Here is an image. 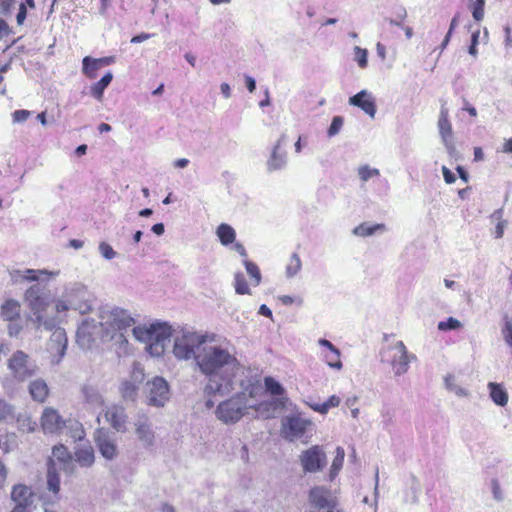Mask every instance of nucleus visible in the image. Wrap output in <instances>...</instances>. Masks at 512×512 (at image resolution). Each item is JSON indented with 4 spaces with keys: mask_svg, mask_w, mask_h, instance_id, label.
I'll list each match as a JSON object with an SVG mask.
<instances>
[{
    "mask_svg": "<svg viewBox=\"0 0 512 512\" xmlns=\"http://www.w3.org/2000/svg\"><path fill=\"white\" fill-rule=\"evenodd\" d=\"M195 365L208 379L205 386L208 395L230 394L235 389V378L244 371L236 348L227 340L205 344L197 353Z\"/></svg>",
    "mask_w": 512,
    "mask_h": 512,
    "instance_id": "nucleus-1",
    "label": "nucleus"
},
{
    "mask_svg": "<svg viewBox=\"0 0 512 512\" xmlns=\"http://www.w3.org/2000/svg\"><path fill=\"white\" fill-rule=\"evenodd\" d=\"M243 392L237 393L227 400L220 402L215 410L216 418L224 424H234L242 419L248 413L249 408H255L256 411L264 418H271L276 409V401H264L257 406L249 404L247 400V392L249 396H253L259 389V386L251 383L245 384L240 382Z\"/></svg>",
    "mask_w": 512,
    "mask_h": 512,
    "instance_id": "nucleus-2",
    "label": "nucleus"
},
{
    "mask_svg": "<svg viewBox=\"0 0 512 512\" xmlns=\"http://www.w3.org/2000/svg\"><path fill=\"white\" fill-rule=\"evenodd\" d=\"M25 301L32 312L28 322L36 331H40L42 328L47 331L55 328L56 320L44 316V312L51 302L50 293L46 287L39 284L30 286L25 291Z\"/></svg>",
    "mask_w": 512,
    "mask_h": 512,
    "instance_id": "nucleus-3",
    "label": "nucleus"
},
{
    "mask_svg": "<svg viewBox=\"0 0 512 512\" xmlns=\"http://www.w3.org/2000/svg\"><path fill=\"white\" fill-rule=\"evenodd\" d=\"M216 339L215 333L181 330L174 337L173 354L179 360L193 359L196 363L198 351Z\"/></svg>",
    "mask_w": 512,
    "mask_h": 512,
    "instance_id": "nucleus-4",
    "label": "nucleus"
},
{
    "mask_svg": "<svg viewBox=\"0 0 512 512\" xmlns=\"http://www.w3.org/2000/svg\"><path fill=\"white\" fill-rule=\"evenodd\" d=\"M134 323L135 320L131 314L120 307L105 308L100 312L102 330L120 345L127 344L123 331Z\"/></svg>",
    "mask_w": 512,
    "mask_h": 512,
    "instance_id": "nucleus-5",
    "label": "nucleus"
},
{
    "mask_svg": "<svg viewBox=\"0 0 512 512\" xmlns=\"http://www.w3.org/2000/svg\"><path fill=\"white\" fill-rule=\"evenodd\" d=\"M381 362L388 363L395 376H402L409 370V364L416 359L414 354H410L402 341H396L382 349L380 353Z\"/></svg>",
    "mask_w": 512,
    "mask_h": 512,
    "instance_id": "nucleus-6",
    "label": "nucleus"
},
{
    "mask_svg": "<svg viewBox=\"0 0 512 512\" xmlns=\"http://www.w3.org/2000/svg\"><path fill=\"white\" fill-rule=\"evenodd\" d=\"M10 375L18 382H24L38 373V365L32 357L22 350L12 353L7 361Z\"/></svg>",
    "mask_w": 512,
    "mask_h": 512,
    "instance_id": "nucleus-7",
    "label": "nucleus"
},
{
    "mask_svg": "<svg viewBox=\"0 0 512 512\" xmlns=\"http://www.w3.org/2000/svg\"><path fill=\"white\" fill-rule=\"evenodd\" d=\"M313 427V422L300 412L286 415L281 420V436L289 442L302 438Z\"/></svg>",
    "mask_w": 512,
    "mask_h": 512,
    "instance_id": "nucleus-8",
    "label": "nucleus"
},
{
    "mask_svg": "<svg viewBox=\"0 0 512 512\" xmlns=\"http://www.w3.org/2000/svg\"><path fill=\"white\" fill-rule=\"evenodd\" d=\"M86 294V289L81 285H74L67 288L63 296L56 300L55 309L57 313L66 312L69 309L79 311L81 314H86L92 310V306L88 302L76 303V297H83Z\"/></svg>",
    "mask_w": 512,
    "mask_h": 512,
    "instance_id": "nucleus-9",
    "label": "nucleus"
},
{
    "mask_svg": "<svg viewBox=\"0 0 512 512\" xmlns=\"http://www.w3.org/2000/svg\"><path fill=\"white\" fill-rule=\"evenodd\" d=\"M145 397L148 406L164 407L170 399L168 382L162 377H154L145 385Z\"/></svg>",
    "mask_w": 512,
    "mask_h": 512,
    "instance_id": "nucleus-10",
    "label": "nucleus"
},
{
    "mask_svg": "<svg viewBox=\"0 0 512 512\" xmlns=\"http://www.w3.org/2000/svg\"><path fill=\"white\" fill-rule=\"evenodd\" d=\"M171 327L166 323H155V329L150 344L146 347L147 352L154 357L164 354L167 344L170 342Z\"/></svg>",
    "mask_w": 512,
    "mask_h": 512,
    "instance_id": "nucleus-11",
    "label": "nucleus"
},
{
    "mask_svg": "<svg viewBox=\"0 0 512 512\" xmlns=\"http://www.w3.org/2000/svg\"><path fill=\"white\" fill-rule=\"evenodd\" d=\"M300 462L305 472L314 473L325 467L326 454L321 446L314 445L302 452Z\"/></svg>",
    "mask_w": 512,
    "mask_h": 512,
    "instance_id": "nucleus-12",
    "label": "nucleus"
},
{
    "mask_svg": "<svg viewBox=\"0 0 512 512\" xmlns=\"http://www.w3.org/2000/svg\"><path fill=\"white\" fill-rule=\"evenodd\" d=\"M52 335L47 343V351L51 356L52 364H59L67 349L68 339L63 328L55 326Z\"/></svg>",
    "mask_w": 512,
    "mask_h": 512,
    "instance_id": "nucleus-13",
    "label": "nucleus"
},
{
    "mask_svg": "<svg viewBox=\"0 0 512 512\" xmlns=\"http://www.w3.org/2000/svg\"><path fill=\"white\" fill-rule=\"evenodd\" d=\"M308 501L314 511L325 510L338 502L334 493L325 486L312 487L308 493Z\"/></svg>",
    "mask_w": 512,
    "mask_h": 512,
    "instance_id": "nucleus-14",
    "label": "nucleus"
},
{
    "mask_svg": "<svg viewBox=\"0 0 512 512\" xmlns=\"http://www.w3.org/2000/svg\"><path fill=\"white\" fill-rule=\"evenodd\" d=\"M134 426L137 438L143 447H153L156 442V436L149 417L146 414H138Z\"/></svg>",
    "mask_w": 512,
    "mask_h": 512,
    "instance_id": "nucleus-15",
    "label": "nucleus"
},
{
    "mask_svg": "<svg viewBox=\"0 0 512 512\" xmlns=\"http://www.w3.org/2000/svg\"><path fill=\"white\" fill-rule=\"evenodd\" d=\"M65 421L56 409L46 407L41 416V427L46 434H60Z\"/></svg>",
    "mask_w": 512,
    "mask_h": 512,
    "instance_id": "nucleus-16",
    "label": "nucleus"
},
{
    "mask_svg": "<svg viewBox=\"0 0 512 512\" xmlns=\"http://www.w3.org/2000/svg\"><path fill=\"white\" fill-rule=\"evenodd\" d=\"M96 446L102 455L108 461L115 460L119 455L116 440L106 432L98 431L95 437Z\"/></svg>",
    "mask_w": 512,
    "mask_h": 512,
    "instance_id": "nucleus-17",
    "label": "nucleus"
},
{
    "mask_svg": "<svg viewBox=\"0 0 512 512\" xmlns=\"http://www.w3.org/2000/svg\"><path fill=\"white\" fill-rule=\"evenodd\" d=\"M105 418L117 432L125 433L127 431L128 416L122 405H112L107 408Z\"/></svg>",
    "mask_w": 512,
    "mask_h": 512,
    "instance_id": "nucleus-18",
    "label": "nucleus"
},
{
    "mask_svg": "<svg viewBox=\"0 0 512 512\" xmlns=\"http://www.w3.org/2000/svg\"><path fill=\"white\" fill-rule=\"evenodd\" d=\"M11 500L14 507H23L24 509H33L34 493L31 487L24 484H17L12 487Z\"/></svg>",
    "mask_w": 512,
    "mask_h": 512,
    "instance_id": "nucleus-19",
    "label": "nucleus"
},
{
    "mask_svg": "<svg viewBox=\"0 0 512 512\" xmlns=\"http://www.w3.org/2000/svg\"><path fill=\"white\" fill-rule=\"evenodd\" d=\"M349 104L363 110L369 117L374 118L377 108L375 98L367 90H361L349 98Z\"/></svg>",
    "mask_w": 512,
    "mask_h": 512,
    "instance_id": "nucleus-20",
    "label": "nucleus"
},
{
    "mask_svg": "<svg viewBox=\"0 0 512 512\" xmlns=\"http://www.w3.org/2000/svg\"><path fill=\"white\" fill-rule=\"evenodd\" d=\"M100 330H102L100 321L86 318L77 329V341L83 346L87 345L94 340Z\"/></svg>",
    "mask_w": 512,
    "mask_h": 512,
    "instance_id": "nucleus-21",
    "label": "nucleus"
},
{
    "mask_svg": "<svg viewBox=\"0 0 512 512\" xmlns=\"http://www.w3.org/2000/svg\"><path fill=\"white\" fill-rule=\"evenodd\" d=\"M285 141V135H281L272 149L270 158L267 161V169L269 172L281 170L286 166L287 155L281 151V144Z\"/></svg>",
    "mask_w": 512,
    "mask_h": 512,
    "instance_id": "nucleus-22",
    "label": "nucleus"
},
{
    "mask_svg": "<svg viewBox=\"0 0 512 512\" xmlns=\"http://www.w3.org/2000/svg\"><path fill=\"white\" fill-rule=\"evenodd\" d=\"M11 277L17 281L18 279H23L26 281H37L41 279V276H49L56 277L59 275V271H48L46 269H25V270H13L11 273Z\"/></svg>",
    "mask_w": 512,
    "mask_h": 512,
    "instance_id": "nucleus-23",
    "label": "nucleus"
},
{
    "mask_svg": "<svg viewBox=\"0 0 512 512\" xmlns=\"http://www.w3.org/2000/svg\"><path fill=\"white\" fill-rule=\"evenodd\" d=\"M81 394L84 403L91 409L101 408L104 405V399L101 393L93 386L84 385L81 388Z\"/></svg>",
    "mask_w": 512,
    "mask_h": 512,
    "instance_id": "nucleus-24",
    "label": "nucleus"
},
{
    "mask_svg": "<svg viewBox=\"0 0 512 512\" xmlns=\"http://www.w3.org/2000/svg\"><path fill=\"white\" fill-rule=\"evenodd\" d=\"M73 458L81 467L88 468L95 462V453L92 446L86 445L78 447L74 452Z\"/></svg>",
    "mask_w": 512,
    "mask_h": 512,
    "instance_id": "nucleus-25",
    "label": "nucleus"
},
{
    "mask_svg": "<svg viewBox=\"0 0 512 512\" xmlns=\"http://www.w3.org/2000/svg\"><path fill=\"white\" fill-rule=\"evenodd\" d=\"M28 388L32 399L40 403H43L49 394L47 383L41 378L31 381Z\"/></svg>",
    "mask_w": 512,
    "mask_h": 512,
    "instance_id": "nucleus-26",
    "label": "nucleus"
},
{
    "mask_svg": "<svg viewBox=\"0 0 512 512\" xmlns=\"http://www.w3.org/2000/svg\"><path fill=\"white\" fill-rule=\"evenodd\" d=\"M21 306L17 300L9 299L6 300L0 309V316L3 320H17L20 318Z\"/></svg>",
    "mask_w": 512,
    "mask_h": 512,
    "instance_id": "nucleus-27",
    "label": "nucleus"
},
{
    "mask_svg": "<svg viewBox=\"0 0 512 512\" xmlns=\"http://www.w3.org/2000/svg\"><path fill=\"white\" fill-rule=\"evenodd\" d=\"M54 459L59 462L61 468L66 469L71 465L73 456L64 445H56L52 449V458L49 460L50 466L54 467Z\"/></svg>",
    "mask_w": 512,
    "mask_h": 512,
    "instance_id": "nucleus-28",
    "label": "nucleus"
},
{
    "mask_svg": "<svg viewBox=\"0 0 512 512\" xmlns=\"http://www.w3.org/2000/svg\"><path fill=\"white\" fill-rule=\"evenodd\" d=\"M139 385L131 380H123L119 386V392L125 402H135L138 397Z\"/></svg>",
    "mask_w": 512,
    "mask_h": 512,
    "instance_id": "nucleus-29",
    "label": "nucleus"
},
{
    "mask_svg": "<svg viewBox=\"0 0 512 512\" xmlns=\"http://www.w3.org/2000/svg\"><path fill=\"white\" fill-rule=\"evenodd\" d=\"M63 431H66V434L74 441H81L85 437L83 425L75 419H67L64 423Z\"/></svg>",
    "mask_w": 512,
    "mask_h": 512,
    "instance_id": "nucleus-30",
    "label": "nucleus"
},
{
    "mask_svg": "<svg viewBox=\"0 0 512 512\" xmlns=\"http://www.w3.org/2000/svg\"><path fill=\"white\" fill-rule=\"evenodd\" d=\"M488 388L490 397L496 405L503 407L508 403V394L500 384L490 382Z\"/></svg>",
    "mask_w": 512,
    "mask_h": 512,
    "instance_id": "nucleus-31",
    "label": "nucleus"
},
{
    "mask_svg": "<svg viewBox=\"0 0 512 512\" xmlns=\"http://www.w3.org/2000/svg\"><path fill=\"white\" fill-rule=\"evenodd\" d=\"M155 329V323L149 325H139L133 328L132 332L136 340L150 344Z\"/></svg>",
    "mask_w": 512,
    "mask_h": 512,
    "instance_id": "nucleus-32",
    "label": "nucleus"
},
{
    "mask_svg": "<svg viewBox=\"0 0 512 512\" xmlns=\"http://www.w3.org/2000/svg\"><path fill=\"white\" fill-rule=\"evenodd\" d=\"M113 75L111 72L106 73L98 82L94 83L90 87V94L97 100H101L104 94V90L111 83Z\"/></svg>",
    "mask_w": 512,
    "mask_h": 512,
    "instance_id": "nucleus-33",
    "label": "nucleus"
},
{
    "mask_svg": "<svg viewBox=\"0 0 512 512\" xmlns=\"http://www.w3.org/2000/svg\"><path fill=\"white\" fill-rule=\"evenodd\" d=\"M15 420V408L4 399H0V422L12 423Z\"/></svg>",
    "mask_w": 512,
    "mask_h": 512,
    "instance_id": "nucleus-34",
    "label": "nucleus"
},
{
    "mask_svg": "<svg viewBox=\"0 0 512 512\" xmlns=\"http://www.w3.org/2000/svg\"><path fill=\"white\" fill-rule=\"evenodd\" d=\"M243 264L246 268L247 274L251 278V283L253 286H258L261 283L262 276L259 267L248 259L243 260Z\"/></svg>",
    "mask_w": 512,
    "mask_h": 512,
    "instance_id": "nucleus-35",
    "label": "nucleus"
},
{
    "mask_svg": "<svg viewBox=\"0 0 512 512\" xmlns=\"http://www.w3.org/2000/svg\"><path fill=\"white\" fill-rule=\"evenodd\" d=\"M216 234L223 245L232 244L236 237L232 226H218Z\"/></svg>",
    "mask_w": 512,
    "mask_h": 512,
    "instance_id": "nucleus-36",
    "label": "nucleus"
},
{
    "mask_svg": "<svg viewBox=\"0 0 512 512\" xmlns=\"http://www.w3.org/2000/svg\"><path fill=\"white\" fill-rule=\"evenodd\" d=\"M345 451L342 447L336 448V455L333 459L331 469H330V480H333L341 470L344 462Z\"/></svg>",
    "mask_w": 512,
    "mask_h": 512,
    "instance_id": "nucleus-37",
    "label": "nucleus"
},
{
    "mask_svg": "<svg viewBox=\"0 0 512 512\" xmlns=\"http://www.w3.org/2000/svg\"><path fill=\"white\" fill-rule=\"evenodd\" d=\"M384 226H355L352 230V234L357 237H368L377 233H382Z\"/></svg>",
    "mask_w": 512,
    "mask_h": 512,
    "instance_id": "nucleus-38",
    "label": "nucleus"
},
{
    "mask_svg": "<svg viewBox=\"0 0 512 512\" xmlns=\"http://www.w3.org/2000/svg\"><path fill=\"white\" fill-rule=\"evenodd\" d=\"M234 288H235V292L239 295H251V290H250L242 272L235 273Z\"/></svg>",
    "mask_w": 512,
    "mask_h": 512,
    "instance_id": "nucleus-39",
    "label": "nucleus"
},
{
    "mask_svg": "<svg viewBox=\"0 0 512 512\" xmlns=\"http://www.w3.org/2000/svg\"><path fill=\"white\" fill-rule=\"evenodd\" d=\"M47 486L54 494L60 490V477L53 466H49L47 471Z\"/></svg>",
    "mask_w": 512,
    "mask_h": 512,
    "instance_id": "nucleus-40",
    "label": "nucleus"
},
{
    "mask_svg": "<svg viewBox=\"0 0 512 512\" xmlns=\"http://www.w3.org/2000/svg\"><path fill=\"white\" fill-rule=\"evenodd\" d=\"M100 61L89 56L83 59V73L89 77L94 78L95 72L100 68Z\"/></svg>",
    "mask_w": 512,
    "mask_h": 512,
    "instance_id": "nucleus-41",
    "label": "nucleus"
},
{
    "mask_svg": "<svg viewBox=\"0 0 512 512\" xmlns=\"http://www.w3.org/2000/svg\"><path fill=\"white\" fill-rule=\"evenodd\" d=\"M323 358L329 367L335 368L338 370L342 368V362L340 360L339 349L323 352Z\"/></svg>",
    "mask_w": 512,
    "mask_h": 512,
    "instance_id": "nucleus-42",
    "label": "nucleus"
},
{
    "mask_svg": "<svg viewBox=\"0 0 512 512\" xmlns=\"http://www.w3.org/2000/svg\"><path fill=\"white\" fill-rule=\"evenodd\" d=\"M301 260L298 254L293 253L289 259V262L286 266V274L288 277L295 276L301 270Z\"/></svg>",
    "mask_w": 512,
    "mask_h": 512,
    "instance_id": "nucleus-43",
    "label": "nucleus"
},
{
    "mask_svg": "<svg viewBox=\"0 0 512 512\" xmlns=\"http://www.w3.org/2000/svg\"><path fill=\"white\" fill-rule=\"evenodd\" d=\"M145 378V373L142 365L138 362H134L130 374V378L128 380H131L132 382L136 383L137 385H140Z\"/></svg>",
    "mask_w": 512,
    "mask_h": 512,
    "instance_id": "nucleus-44",
    "label": "nucleus"
},
{
    "mask_svg": "<svg viewBox=\"0 0 512 512\" xmlns=\"http://www.w3.org/2000/svg\"><path fill=\"white\" fill-rule=\"evenodd\" d=\"M265 387L272 395L281 396L284 394V388L272 377L265 378Z\"/></svg>",
    "mask_w": 512,
    "mask_h": 512,
    "instance_id": "nucleus-45",
    "label": "nucleus"
},
{
    "mask_svg": "<svg viewBox=\"0 0 512 512\" xmlns=\"http://www.w3.org/2000/svg\"><path fill=\"white\" fill-rule=\"evenodd\" d=\"M17 424L19 430L23 432H33L35 430V422H32L31 418L27 415H19L17 418Z\"/></svg>",
    "mask_w": 512,
    "mask_h": 512,
    "instance_id": "nucleus-46",
    "label": "nucleus"
},
{
    "mask_svg": "<svg viewBox=\"0 0 512 512\" xmlns=\"http://www.w3.org/2000/svg\"><path fill=\"white\" fill-rule=\"evenodd\" d=\"M358 175H359V178L363 181V182H366L368 181L370 178L374 177V176H378L379 175V170L376 169V168H371L370 166L368 165H363V166H360L358 168Z\"/></svg>",
    "mask_w": 512,
    "mask_h": 512,
    "instance_id": "nucleus-47",
    "label": "nucleus"
},
{
    "mask_svg": "<svg viewBox=\"0 0 512 512\" xmlns=\"http://www.w3.org/2000/svg\"><path fill=\"white\" fill-rule=\"evenodd\" d=\"M485 0H475L471 6L473 18L476 21H481L484 18Z\"/></svg>",
    "mask_w": 512,
    "mask_h": 512,
    "instance_id": "nucleus-48",
    "label": "nucleus"
},
{
    "mask_svg": "<svg viewBox=\"0 0 512 512\" xmlns=\"http://www.w3.org/2000/svg\"><path fill=\"white\" fill-rule=\"evenodd\" d=\"M469 30L471 31V43L469 45L468 52L470 55L476 56L477 55V45L479 43L480 29H479V27L472 29V26H470Z\"/></svg>",
    "mask_w": 512,
    "mask_h": 512,
    "instance_id": "nucleus-49",
    "label": "nucleus"
},
{
    "mask_svg": "<svg viewBox=\"0 0 512 512\" xmlns=\"http://www.w3.org/2000/svg\"><path fill=\"white\" fill-rule=\"evenodd\" d=\"M355 61L358 63L360 68H365L368 64V51L362 49L359 46L354 47Z\"/></svg>",
    "mask_w": 512,
    "mask_h": 512,
    "instance_id": "nucleus-50",
    "label": "nucleus"
},
{
    "mask_svg": "<svg viewBox=\"0 0 512 512\" xmlns=\"http://www.w3.org/2000/svg\"><path fill=\"white\" fill-rule=\"evenodd\" d=\"M99 253L106 260H112L116 257L117 253L107 242H101L98 246Z\"/></svg>",
    "mask_w": 512,
    "mask_h": 512,
    "instance_id": "nucleus-51",
    "label": "nucleus"
},
{
    "mask_svg": "<svg viewBox=\"0 0 512 512\" xmlns=\"http://www.w3.org/2000/svg\"><path fill=\"white\" fill-rule=\"evenodd\" d=\"M344 120L341 116H334L330 127L328 128L327 134L329 137H333L339 133L343 126Z\"/></svg>",
    "mask_w": 512,
    "mask_h": 512,
    "instance_id": "nucleus-52",
    "label": "nucleus"
},
{
    "mask_svg": "<svg viewBox=\"0 0 512 512\" xmlns=\"http://www.w3.org/2000/svg\"><path fill=\"white\" fill-rule=\"evenodd\" d=\"M501 332L506 344L512 347V320L505 318V323Z\"/></svg>",
    "mask_w": 512,
    "mask_h": 512,
    "instance_id": "nucleus-53",
    "label": "nucleus"
},
{
    "mask_svg": "<svg viewBox=\"0 0 512 512\" xmlns=\"http://www.w3.org/2000/svg\"><path fill=\"white\" fill-rule=\"evenodd\" d=\"M8 322H9L8 327H7L8 334L11 337H17L23 329L21 319L19 318L17 320H9Z\"/></svg>",
    "mask_w": 512,
    "mask_h": 512,
    "instance_id": "nucleus-54",
    "label": "nucleus"
},
{
    "mask_svg": "<svg viewBox=\"0 0 512 512\" xmlns=\"http://www.w3.org/2000/svg\"><path fill=\"white\" fill-rule=\"evenodd\" d=\"M446 115L444 109L441 110V116L438 122L440 134L445 145H447V128H446Z\"/></svg>",
    "mask_w": 512,
    "mask_h": 512,
    "instance_id": "nucleus-55",
    "label": "nucleus"
},
{
    "mask_svg": "<svg viewBox=\"0 0 512 512\" xmlns=\"http://www.w3.org/2000/svg\"><path fill=\"white\" fill-rule=\"evenodd\" d=\"M491 489H492L494 499L497 501H502L503 493H502L499 481L497 479L491 480Z\"/></svg>",
    "mask_w": 512,
    "mask_h": 512,
    "instance_id": "nucleus-56",
    "label": "nucleus"
},
{
    "mask_svg": "<svg viewBox=\"0 0 512 512\" xmlns=\"http://www.w3.org/2000/svg\"><path fill=\"white\" fill-rule=\"evenodd\" d=\"M15 0H0V14L7 16L11 13Z\"/></svg>",
    "mask_w": 512,
    "mask_h": 512,
    "instance_id": "nucleus-57",
    "label": "nucleus"
},
{
    "mask_svg": "<svg viewBox=\"0 0 512 512\" xmlns=\"http://www.w3.org/2000/svg\"><path fill=\"white\" fill-rule=\"evenodd\" d=\"M30 116V112L28 110H16L13 113L14 122H24Z\"/></svg>",
    "mask_w": 512,
    "mask_h": 512,
    "instance_id": "nucleus-58",
    "label": "nucleus"
},
{
    "mask_svg": "<svg viewBox=\"0 0 512 512\" xmlns=\"http://www.w3.org/2000/svg\"><path fill=\"white\" fill-rule=\"evenodd\" d=\"M27 16V9L24 3H21L19 6V10L16 16L17 24L22 25Z\"/></svg>",
    "mask_w": 512,
    "mask_h": 512,
    "instance_id": "nucleus-59",
    "label": "nucleus"
},
{
    "mask_svg": "<svg viewBox=\"0 0 512 512\" xmlns=\"http://www.w3.org/2000/svg\"><path fill=\"white\" fill-rule=\"evenodd\" d=\"M306 403L310 408H312L316 412H319L321 414H326L328 412L325 403H322V404L310 403V402H306Z\"/></svg>",
    "mask_w": 512,
    "mask_h": 512,
    "instance_id": "nucleus-60",
    "label": "nucleus"
},
{
    "mask_svg": "<svg viewBox=\"0 0 512 512\" xmlns=\"http://www.w3.org/2000/svg\"><path fill=\"white\" fill-rule=\"evenodd\" d=\"M151 37H152V34L141 33L139 35L132 37L130 42L133 44H138V43H141V42H144V41L150 39Z\"/></svg>",
    "mask_w": 512,
    "mask_h": 512,
    "instance_id": "nucleus-61",
    "label": "nucleus"
},
{
    "mask_svg": "<svg viewBox=\"0 0 512 512\" xmlns=\"http://www.w3.org/2000/svg\"><path fill=\"white\" fill-rule=\"evenodd\" d=\"M327 410L330 408L337 407L340 404V398L336 395H332L326 402H324Z\"/></svg>",
    "mask_w": 512,
    "mask_h": 512,
    "instance_id": "nucleus-62",
    "label": "nucleus"
},
{
    "mask_svg": "<svg viewBox=\"0 0 512 512\" xmlns=\"http://www.w3.org/2000/svg\"><path fill=\"white\" fill-rule=\"evenodd\" d=\"M245 84L250 93H253L256 89V81L253 77L246 75Z\"/></svg>",
    "mask_w": 512,
    "mask_h": 512,
    "instance_id": "nucleus-63",
    "label": "nucleus"
},
{
    "mask_svg": "<svg viewBox=\"0 0 512 512\" xmlns=\"http://www.w3.org/2000/svg\"><path fill=\"white\" fill-rule=\"evenodd\" d=\"M312 512H344V510L338 506V502H337L336 504H333L332 506L325 508V510L312 511Z\"/></svg>",
    "mask_w": 512,
    "mask_h": 512,
    "instance_id": "nucleus-64",
    "label": "nucleus"
}]
</instances>
